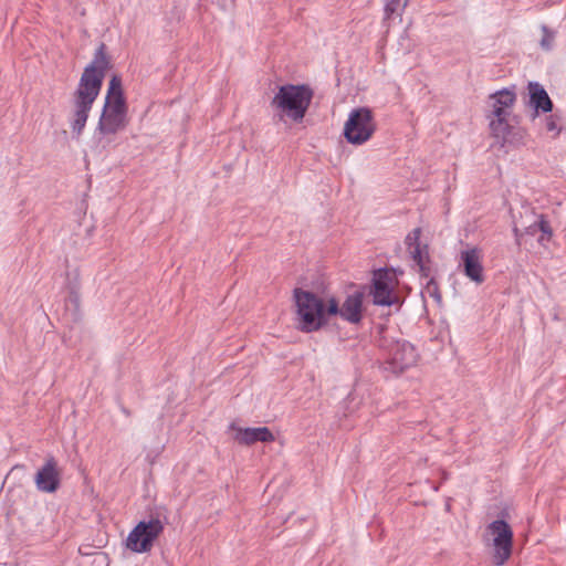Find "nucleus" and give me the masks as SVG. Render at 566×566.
<instances>
[{
    "label": "nucleus",
    "mask_w": 566,
    "mask_h": 566,
    "mask_svg": "<svg viewBox=\"0 0 566 566\" xmlns=\"http://www.w3.org/2000/svg\"><path fill=\"white\" fill-rule=\"evenodd\" d=\"M539 232V229L537 228V219L531 223L530 226H527L525 228V234L527 235H535Z\"/></svg>",
    "instance_id": "25"
},
{
    "label": "nucleus",
    "mask_w": 566,
    "mask_h": 566,
    "mask_svg": "<svg viewBox=\"0 0 566 566\" xmlns=\"http://www.w3.org/2000/svg\"><path fill=\"white\" fill-rule=\"evenodd\" d=\"M419 266V272L422 277L430 279V270L426 262L417 264Z\"/></svg>",
    "instance_id": "26"
},
{
    "label": "nucleus",
    "mask_w": 566,
    "mask_h": 566,
    "mask_svg": "<svg viewBox=\"0 0 566 566\" xmlns=\"http://www.w3.org/2000/svg\"><path fill=\"white\" fill-rule=\"evenodd\" d=\"M127 106L123 95L122 80L113 75L105 99L104 109L99 120L103 133L113 134L124 126Z\"/></svg>",
    "instance_id": "4"
},
{
    "label": "nucleus",
    "mask_w": 566,
    "mask_h": 566,
    "mask_svg": "<svg viewBox=\"0 0 566 566\" xmlns=\"http://www.w3.org/2000/svg\"><path fill=\"white\" fill-rule=\"evenodd\" d=\"M513 232H514V235H515L516 244L520 247L521 245L522 232L516 227L513 229Z\"/></svg>",
    "instance_id": "27"
},
{
    "label": "nucleus",
    "mask_w": 566,
    "mask_h": 566,
    "mask_svg": "<svg viewBox=\"0 0 566 566\" xmlns=\"http://www.w3.org/2000/svg\"><path fill=\"white\" fill-rule=\"evenodd\" d=\"M109 67L111 63L105 54V44L102 43L98 46L93 61L84 69L78 87L74 93L72 132L77 137L82 134L85 127L88 113L99 94L103 80Z\"/></svg>",
    "instance_id": "1"
},
{
    "label": "nucleus",
    "mask_w": 566,
    "mask_h": 566,
    "mask_svg": "<svg viewBox=\"0 0 566 566\" xmlns=\"http://www.w3.org/2000/svg\"><path fill=\"white\" fill-rule=\"evenodd\" d=\"M545 129L554 135H557L560 132L558 117L556 115H549L545 118Z\"/></svg>",
    "instance_id": "21"
},
{
    "label": "nucleus",
    "mask_w": 566,
    "mask_h": 566,
    "mask_svg": "<svg viewBox=\"0 0 566 566\" xmlns=\"http://www.w3.org/2000/svg\"><path fill=\"white\" fill-rule=\"evenodd\" d=\"M312 98L313 91L307 85L286 84L279 87L271 106L280 118L287 116L298 123L304 118Z\"/></svg>",
    "instance_id": "3"
},
{
    "label": "nucleus",
    "mask_w": 566,
    "mask_h": 566,
    "mask_svg": "<svg viewBox=\"0 0 566 566\" xmlns=\"http://www.w3.org/2000/svg\"><path fill=\"white\" fill-rule=\"evenodd\" d=\"M293 300L296 327L303 333L317 332L327 325L329 317L336 316L337 298L334 296L325 300L312 291L295 287Z\"/></svg>",
    "instance_id": "2"
},
{
    "label": "nucleus",
    "mask_w": 566,
    "mask_h": 566,
    "mask_svg": "<svg viewBox=\"0 0 566 566\" xmlns=\"http://www.w3.org/2000/svg\"><path fill=\"white\" fill-rule=\"evenodd\" d=\"M543 38L541 40V46L544 50H551L554 41V32H552L546 25L542 27Z\"/></svg>",
    "instance_id": "20"
},
{
    "label": "nucleus",
    "mask_w": 566,
    "mask_h": 566,
    "mask_svg": "<svg viewBox=\"0 0 566 566\" xmlns=\"http://www.w3.org/2000/svg\"><path fill=\"white\" fill-rule=\"evenodd\" d=\"M528 104L535 113H549L553 111V102L546 90L538 82H530L527 85Z\"/></svg>",
    "instance_id": "14"
},
{
    "label": "nucleus",
    "mask_w": 566,
    "mask_h": 566,
    "mask_svg": "<svg viewBox=\"0 0 566 566\" xmlns=\"http://www.w3.org/2000/svg\"><path fill=\"white\" fill-rule=\"evenodd\" d=\"M409 253H410L412 260L416 262V264L424 262V258L421 252L420 244H415V247H411L409 250Z\"/></svg>",
    "instance_id": "23"
},
{
    "label": "nucleus",
    "mask_w": 566,
    "mask_h": 566,
    "mask_svg": "<svg viewBox=\"0 0 566 566\" xmlns=\"http://www.w3.org/2000/svg\"><path fill=\"white\" fill-rule=\"evenodd\" d=\"M126 547L135 553H142V521L138 522L126 539Z\"/></svg>",
    "instance_id": "18"
},
{
    "label": "nucleus",
    "mask_w": 566,
    "mask_h": 566,
    "mask_svg": "<svg viewBox=\"0 0 566 566\" xmlns=\"http://www.w3.org/2000/svg\"><path fill=\"white\" fill-rule=\"evenodd\" d=\"M417 360L415 347L407 340L392 342L387 348L386 370L401 374Z\"/></svg>",
    "instance_id": "8"
},
{
    "label": "nucleus",
    "mask_w": 566,
    "mask_h": 566,
    "mask_svg": "<svg viewBox=\"0 0 566 566\" xmlns=\"http://www.w3.org/2000/svg\"><path fill=\"white\" fill-rule=\"evenodd\" d=\"M408 2L409 0H384L385 20L390 19L392 15L400 17Z\"/></svg>",
    "instance_id": "17"
},
{
    "label": "nucleus",
    "mask_w": 566,
    "mask_h": 566,
    "mask_svg": "<svg viewBox=\"0 0 566 566\" xmlns=\"http://www.w3.org/2000/svg\"><path fill=\"white\" fill-rule=\"evenodd\" d=\"M234 432L233 439L244 446H251L255 442H270L274 440L273 433L266 427L239 428L234 423L230 426Z\"/></svg>",
    "instance_id": "12"
},
{
    "label": "nucleus",
    "mask_w": 566,
    "mask_h": 566,
    "mask_svg": "<svg viewBox=\"0 0 566 566\" xmlns=\"http://www.w3.org/2000/svg\"><path fill=\"white\" fill-rule=\"evenodd\" d=\"M62 469L53 455H48L42 467L34 474L36 490L42 493H54L61 485Z\"/></svg>",
    "instance_id": "9"
},
{
    "label": "nucleus",
    "mask_w": 566,
    "mask_h": 566,
    "mask_svg": "<svg viewBox=\"0 0 566 566\" xmlns=\"http://www.w3.org/2000/svg\"><path fill=\"white\" fill-rule=\"evenodd\" d=\"M376 130L374 115L368 107L353 109L344 125V136L352 145H363Z\"/></svg>",
    "instance_id": "5"
},
{
    "label": "nucleus",
    "mask_w": 566,
    "mask_h": 566,
    "mask_svg": "<svg viewBox=\"0 0 566 566\" xmlns=\"http://www.w3.org/2000/svg\"><path fill=\"white\" fill-rule=\"evenodd\" d=\"M419 234H420V229H415L412 233H410L407 239H406V243L408 245V250H410L411 247H415V244H419L418 240H419Z\"/></svg>",
    "instance_id": "24"
},
{
    "label": "nucleus",
    "mask_w": 566,
    "mask_h": 566,
    "mask_svg": "<svg viewBox=\"0 0 566 566\" xmlns=\"http://www.w3.org/2000/svg\"><path fill=\"white\" fill-rule=\"evenodd\" d=\"M426 291L427 293L433 297L436 301H441V294L439 292L438 283L433 277H430L426 284Z\"/></svg>",
    "instance_id": "22"
},
{
    "label": "nucleus",
    "mask_w": 566,
    "mask_h": 566,
    "mask_svg": "<svg viewBox=\"0 0 566 566\" xmlns=\"http://www.w3.org/2000/svg\"><path fill=\"white\" fill-rule=\"evenodd\" d=\"M364 297L365 293L357 290L348 294L342 305L337 301L336 316L350 324H359L363 319Z\"/></svg>",
    "instance_id": "11"
},
{
    "label": "nucleus",
    "mask_w": 566,
    "mask_h": 566,
    "mask_svg": "<svg viewBox=\"0 0 566 566\" xmlns=\"http://www.w3.org/2000/svg\"><path fill=\"white\" fill-rule=\"evenodd\" d=\"M482 251L476 248H468L459 254V268L473 283L480 285L485 281Z\"/></svg>",
    "instance_id": "10"
},
{
    "label": "nucleus",
    "mask_w": 566,
    "mask_h": 566,
    "mask_svg": "<svg viewBox=\"0 0 566 566\" xmlns=\"http://www.w3.org/2000/svg\"><path fill=\"white\" fill-rule=\"evenodd\" d=\"M396 276L387 269H379L374 273L370 293L374 304L390 306L399 302L395 293Z\"/></svg>",
    "instance_id": "7"
},
{
    "label": "nucleus",
    "mask_w": 566,
    "mask_h": 566,
    "mask_svg": "<svg viewBox=\"0 0 566 566\" xmlns=\"http://www.w3.org/2000/svg\"><path fill=\"white\" fill-rule=\"evenodd\" d=\"M516 95L513 90L503 88L489 96L488 105L491 116L503 117L510 116L512 106L514 105Z\"/></svg>",
    "instance_id": "13"
},
{
    "label": "nucleus",
    "mask_w": 566,
    "mask_h": 566,
    "mask_svg": "<svg viewBox=\"0 0 566 566\" xmlns=\"http://www.w3.org/2000/svg\"><path fill=\"white\" fill-rule=\"evenodd\" d=\"M507 117L509 116H503V117H493L492 116L491 122H490V128H491L493 136L496 139L501 140L502 145L512 142L511 134L513 130V126H511L509 124Z\"/></svg>",
    "instance_id": "16"
},
{
    "label": "nucleus",
    "mask_w": 566,
    "mask_h": 566,
    "mask_svg": "<svg viewBox=\"0 0 566 566\" xmlns=\"http://www.w3.org/2000/svg\"><path fill=\"white\" fill-rule=\"evenodd\" d=\"M160 517L161 514L157 513L156 516H151L149 521L144 520V553L150 551L154 541L164 530Z\"/></svg>",
    "instance_id": "15"
},
{
    "label": "nucleus",
    "mask_w": 566,
    "mask_h": 566,
    "mask_svg": "<svg viewBox=\"0 0 566 566\" xmlns=\"http://www.w3.org/2000/svg\"><path fill=\"white\" fill-rule=\"evenodd\" d=\"M537 228L542 233L541 237L538 238V242L543 244L545 241H549L553 235V230L549 222L543 214L537 217Z\"/></svg>",
    "instance_id": "19"
},
{
    "label": "nucleus",
    "mask_w": 566,
    "mask_h": 566,
    "mask_svg": "<svg viewBox=\"0 0 566 566\" xmlns=\"http://www.w3.org/2000/svg\"><path fill=\"white\" fill-rule=\"evenodd\" d=\"M488 532L493 536L494 564L503 565L512 554L513 531L504 520H496L489 524Z\"/></svg>",
    "instance_id": "6"
}]
</instances>
